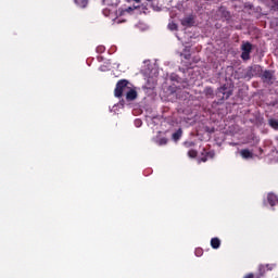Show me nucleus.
Wrapping results in <instances>:
<instances>
[{"instance_id":"1","label":"nucleus","mask_w":278,"mask_h":278,"mask_svg":"<svg viewBox=\"0 0 278 278\" xmlns=\"http://www.w3.org/2000/svg\"><path fill=\"white\" fill-rule=\"evenodd\" d=\"M103 4L109 8L103 9L102 14L110 16L114 23H123V21L118 20V16H125V14L134 12V10H138V7L116 10V4H113L112 0H103Z\"/></svg>"},{"instance_id":"2","label":"nucleus","mask_w":278,"mask_h":278,"mask_svg":"<svg viewBox=\"0 0 278 278\" xmlns=\"http://www.w3.org/2000/svg\"><path fill=\"white\" fill-rule=\"evenodd\" d=\"M257 144H258V141H254V147L251 150L249 149L241 150L240 151L241 157H243V160H251L254 153L256 155H262V153H264V150Z\"/></svg>"},{"instance_id":"3","label":"nucleus","mask_w":278,"mask_h":278,"mask_svg":"<svg viewBox=\"0 0 278 278\" xmlns=\"http://www.w3.org/2000/svg\"><path fill=\"white\" fill-rule=\"evenodd\" d=\"M131 89V84H129V81L123 79L119 80L116 84V88H115V97H117V99H121V97H123V94H127V92Z\"/></svg>"},{"instance_id":"4","label":"nucleus","mask_w":278,"mask_h":278,"mask_svg":"<svg viewBox=\"0 0 278 278\" xmlns=\"http://www.w3.org/2000/svg\"><path fill=\"white\" fill-rule=\"evenodd\" d=\"M233 92V87L231 85H224L218 89V94H222V99H228Z\"/></svg>"},{"instance_id":"5","label":"nucleus","mask_w":278,"mask_h":278,"mask_svg":"<svg viewBox=\"0 0 278 278\" xmlns=\"http://www.w3.org/2000/svg\"><path fill=\"white\" fill-rule=\"evenodd\" d=\"M267 202L270 205V207H275V205H278V197L275 193H268L267 194Z\"/></svg>"},{"instance_id":"6","label":"nucleus","mask_w":278,"mask_h":278,"mask_svg":"<svg viewBox=\"0 0 278 278\" xmlns=\"http://www.w3.org/2000/svg\"><path fill=\"white\" fill-rule=\"evenodd\" d=\"M138 97V92L130 87L126 93L127 101H134Z\"/></svg>"},{"instance_id":"7","label":"nucleus","mask_w":278,"mask_h":278,"mask_svg":"<svg viewBox=\"0 0 278 278\" xmlns=\"http://www.w3.org/2000/svg\"><path fill=\"white\" fill-rule=\"evenodd\" d=\"M181 25H184V27H192V25H194V18H192V16L185 17L181 20Z\"/></svg>"},{"instance_id":"8","label":"nucleus","mask_w":278,"mask_h":278,"mask_svg":"<svg viewBox=\"0 0 278 278\" xmlns=\"http://www.w3.org/2000/svg\"><path fill=\"white\" fill-rule=\"evenodd\" d=\"M211 247L212 249H220V239H218V237L212 238Z\"/></svg>"},{"instance_id":"9","label":"nucleus","mask_w":278,"mask_h":278,"mask_svg":"<svg viewBox=\"0 0 278 278\" xmlns=\"http://www.w3.org/2000/svg\"><path fill=\"white\" fill-rule=\"evenodd\" d=\"M252 46L250 42H245L242 45V51L245 53H251Z\"/></svg>"},{"instance_id":"10","label":"nucleus","mask_w":278,"mask_h":278,"mask_svg":"<svg viewBox=\"0 0 278 278\" xmlns=\"http://www.w3.org/2000/svg\"><path fill=\"white\" fill-rule=\"evenodd\" d=\"M76 5H78V8H86V5H88V0H74Z\"/></svg>"},{"instance_id":"11","label":"nucleus","mask_w":278,"mask_h":278,"mask_svg":"<svg viewBox=\"0 0 278 278\" xmlns=\"http://www.w3.org/2000/svg\"><path fill=\"white\" fill-rule=\"evenodd\" d=\"M182 134L184 131L181 130V128H179L176 132L173 134V140H179Z\"/></svg>"},{"instance_id":"12","label":"nucleus","mask_w":278,"mask_h":278,"mask_svg":"<svg viewBox=\"0 0 278 278\" xmlns=\"http://www.w3.org/2000/svg\"><path fill=\"white\" fill-rule=\"evenodd\" d=\"M269 126L273 128V129H278V121L277 119H269Z\"/></svg>"},{"instance_id":"13","label":"nucleus","mask_w":278,"mask_h":278,"mask_svg":"<svg viewBox=\"0 0 278 278\" xmlns=\"http://www.w3.org/2000/svg\"><path fill=\"white\" fill-rule=\"evenodd\" d=\"M263 77H264L265 79H273V73H270L269 71H265V72L263 73Z\"/></svg>"},{"instance_id":"14","label":"nucleus","mask_w":278,"mask_h":278,"mask_svg":"<svg viewBox=\"0 0 278 278\" xmlns=\"http://www.w3.org/2000/svg\"><path fill=\"white\" fill-rule=\"evenodd\" d=\"M168 29H170V31H175V29H177V24H175L174 22H170L168 24Z\"/></svg>"},{"instance_id":"15","label":"nucleus","mask_w":278,"mask_h":278,"mask_svg":"<svg viewBox=\"0 0 278 278\" xmlns=\"http://www.w3.org/2000/svg\"><path fill=\"white\" fill-rule=\"evenodd\" d=\"M188 155H189V157H197L198 152H197V150H189Z\"/></svg>"},{"instance_id":"16","label":"nucleus","mask_w":278,"mask_h":278,"mask_svg":"<svg viewBox=\"0 0 278 278\" xmlns=\"http://www.w3.org/2000/svg\"><path fill=\"white\" fill-rule=\"evenodd\" d=\"M250 55H251V52L242 51L241 58H242V60H249Z\"/></svg>"},{"instance_id":"17","label":"nucleus","mask_w":278,"mask_h":278,"mask_svg":"<svg viewBox=\"0 0 278 278\" xmlns=\"http://www.w3.org/2000/svg\"><path fill=\"white\" fill-rule=\"evenodd\" d=\"M195 255L197 257H201V255H203V249L201 248L195 249Z\"/></svg>"},{"instance_id":"18","label":"nucleus","mask_w":278,"mask_h":278,"mask_svg":"<svg viewBox=\"0 0 278 278\" xmlns=\"http://www.w3.org/2000/svg\"><path fill=\"white\" fill-rule=\"evenodd\" d=\"M184 147H187V149L190 147H194V142L193 141H185Z\"/></svg>"},{"instance_id":"19","label":"nucleus","mask_w":278,"mask_h":278,"mask_svg":"<svg viewBox=\"0 0 278 278\" xmlns=\"http://www.w3.org/2000/svg\"><path fill=\"white\" fill-rule=\"evenodd\" d=\"M104 51H105V47H103V46H100L97 48L98 53H103Z\"/></svg>"},{"instance_id":"20","label":"nucleus","mask_w":278,"mask_h":278,"mask_svg":"<svg viewBox=\"0 0 278 278\" xmlns=\"http://www.w3.org/2000/svg\"><path fill=\"white\" fill-rule=\"evenodd\" d=\"M135 126L136 127H142V121L141 119H136L135 121Z\"/></svg>"},{"instance_id":"21","label":"nucleus","mask_w":278,"mask_h":278,"mask_svg":"<svg viewBox=\"0 0 278 278\" xmlns=\"http://www.w3.org/2000/svg\"><path fill=\"white\" fill-rule=\"evenodd\" d=\"M157 142V144H159V147H163V144H166V140H159V141H156Z\"/></svg>"},{"instance_id":"22","label":"nucleus","mask_w":278,"mask_h":278,"mask_svg":"<svg viewBox=\"0 0 278 278\" xmlns=\"http://www.w3.org/2000/svg\"><path fill=\"white\" fill-rule=\"evenodd\" d=\"M244 278H260V276L255 277V275L249 274V275H247Z\"/></svg>"},{"instance_id":"23","label":"nucleus","mask_w":278,"mask_h":278,"mask_svg":"<svg viewBox=\"0 0 278 278\" xmlns=\"http://www.w3.org/2000/svg\"><path fill=\"white\" fill-rule=\"evenodd\" d=\"M138 27H139V29H147V25H144V24H139Z\"/></svg>"},{"instance_id":"24","label":"nucleus","mask_w":278,"mask_h":278,"mask_svg":"<svg viewBox=\"0 0 278 278\" xmlns=\"http://www.w3.org/2000/svg\"><path fill=\"white\" fill-rule=\"evenodd\" d=\"M200 162H207V156H203L200 159Z\"/></svg>"},{"instance_id":"25","label":"nucleus","mask_w":278,"mask_h":278,"mask_svg":"<svg viewBox=\"0 0 278 278\" xmlns=\"http://www.w3.org/2000/svg\"><path fill=\"white\" fill-rule=\"evenodd\" d=\"M190 58V54H185V59L188 60Z\"/></svg>"},{"instance_id":"26","label":"nucleus","mask_w":278,"mask_h":278,"mask_svg":"<svg viewBox=\"0 0 278 278\" xmlns=\"http://www.w3.org/2000/svg\"><path fill=\"white\" fill-rule=\"evenodd\" d=\"M134 1H136V3H140V0H134Z\"/></svg>"},{"instance_id":"27","label":"nucleus","mask_w":278,"mask_h":278,"mask_svg":"<svg viewBox=\"0 0 278 278\" xmlns=\"http://www.w3.org/2000/svg\"><path fill=\"white\" fill-rule=\"evenodd\" d=\"M100 70H101V71H105V70L103 68V66H101Z\"/></svg>"},{"instance_id":"28","label":"nucleus","mask_w":278,"mask_h":278,"mask_svg":"<svg viewBox=\"0 0 278 278\" xmlns=\"http://www.w3.org/2000/svg\"><path fill=\"white\" fill-rule=\"evenodd\" d=\"M264 205H266V201L264 202Z\"/></svg>"},{"instance_id":"29","label":"nucleus","mask_w":278,"mask_h":278,"mask_svg":"<svg viewBox=\"0 0 278 278\" xmlns=\"http://www.w3.org/2000/svg\"><path fill=\"white\" fill-rule=\"evenodd\" d=\"M127 1H131V0H127Z\"/></svg>"}]
</instances>
